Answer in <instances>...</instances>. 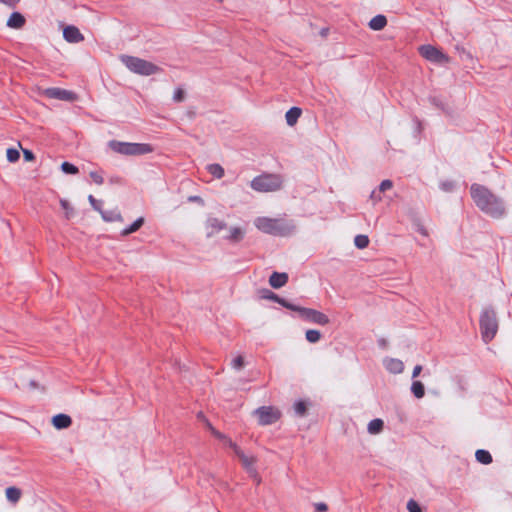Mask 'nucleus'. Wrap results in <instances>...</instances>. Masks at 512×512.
<instances>
[{"label": "nucleus", "instance_id": "1", "mask_svg": "<svg viewBox=\"0 0 512 512\" xmlns=\"http://www.w3.org/2000/svg\"><path fill=\"white\" fill-rule=\"evenodd\" d=\"M471 197L477 207L494 217L505 213L503 201L494 195L488 188L479 184H473L470 188Z\"/></svg>", "mask_w": 512, "mask_h": 512}, {"label": "nucleus", "instance_id": "2", "mask_svg": "<svg viewBox=\"0 0 512 512\" xmlns=\"http://www.w3.org/2000/svg\"><path fill=\"white\" fill-rule=\"evenodd\" d=\"M121 61L131 72L142 76H150L161 70L152 62L134 56L123 55Z\"/></svg>", "mask_w": 512, "mask_h": 512}, {"label": "nucleus", "instance_id": "3", "mask_svg": "<svg viewBox=\"0 0 512 512\" xmlns=\"http://www.w3.org/2000/svg\"><path fill=\"white\" fill-rule=\"evenodd\" d=\"M481 336L484 342H490L497 334L498 331V321L496 318V313L492 308H485L479 320Z\"/></svg>", "mask_w": 512, "mask_h": 512}, {"label": "nucleus", "instance_id": "4", "mask_svg": "<svg viewBox=\"0 0 512 512\" xmlns=\"http://www.w3.org/2000/svg\"><path fill=\"white\" fill-rule=\"evenodd\" d=\"M109 147L116 153L122 155H144L154 151L152 145L148 143H129L120 141H110Z\"/></svg>", "mask_w": 512, "mask_h": 512}, {"label": "nucleus", "instance_id": "5", "mask_svg": "<svg viewBox=\"0 0 512 512\" xmlns=\"http://www.w3.org/2000/svg\"><path fill=\"white\" fill-rule=\"evenodd\" d=\"M283 179L278 174H262L251 181V188L258 192H273L281 189Z\"/></svg>", "mask_w": 512, "mask_h": 512}, {"label": "nucleus", "instance_id": "6", "mask_svg": "<svg viewBox=\"0 0 512 512\" xmlns=\"http://www.w3.org/2000/svg\"><path fill=\"white\" fill-rule=\"evenodd\" d=\"M418 51L423 58L430 62L437 64H446L450 62V57L448 55L432 45H422L418 48Z\"/></svg>", "mask_w": 512, "mask_h": 512}, {"label": "nucleus", "instance_id": "7", "mask_svg": "<svg viewBox=\"0 0 512 512\" xmlns=\"http://www.w3.org/2000/svg\"><path fill=\"white\" fill-rule=\"evenodd\" d=\"M254 413L258 417V423L263 426L273 424L281 417L280 411L272 406L259 407Z\"/></svg>", "mask_w": 512, "mask_h": 512}, {"label": "nucleus", "instance_id": "8", "mask_svg": "<svg viewBox=\"0 0 512 512\" xmlns=\"http://www.w3.org/2000/svg\"><path fill=\"white\" fill-rule=\"evenodd\" d=\"M297 312L303 320L308 322L319 325H327L330 322L327 315L315 309L299 307L297 308Z\"/></svg>", "mask_w": 512, "mask_h": 512}, {"label": "nucleus", "instance_id": "9", "mask_svg": "<svg viewBox=\"0 0 512 512\" xmlns=\"http://www.w3.org/2000/svg\"><path fill=\"white\" fill-rule=\"evenodd\" d=\"M218 228L217 232H223V237L231 242L240 241L244 235L245 231L239 226H216Z\"/></svg>", "mask_w": 512, "mask_h": 512}, {"label": "nucleus", "instance_id": "10", "mask_svg": "<svg viewBox=\"0 0 512 512\" xmlns=\"http://www.w3.org/2000/svg\"><path fill=\"white\" fill-rule=\"evenodd\" d=\"M237 457L240 459L243 467L253 475H257L254 465L256 463V458L254 456L246 455L241 449H237L235 453Z\"/></svg>", "mask_w": 512, "mask_h": 512}, {"label": "nucleus", "instance_id": "11", "mask_svg": "<svg viewBox=\"0 0 512 512\" xmlns=\"http://www.w3.org/2000/svg\"><path fill=\"white\" fill-rule=\"evenodd\" d=\"M84 40V35L73 25H66V42L79 43Z\"/></svg>", "mask_w": 512, "mask_h": 512}, {"label": "nucleus", "instance_id": "12", "mask_svg": "<svg viewBox=\"0 0 512 512\" xmlns=\"http://www.w3.org/2000/svg\"><path fill=\"white\" fill-rule=\"evenodd\" d=\"M385 368L393 374H400L404 370V364L401 360L395 358H386L383 361Z\"/></svg>", "mask_w": 512, "mask_h": 512}, {"label": "nucleus", "instance_id": "13", "mask_svg": "<svg viewBox=\"0 0 512 512\" xmlns=\"http://www.w3.org/2000/svg\"><path fill=\"white\" fill-rule=\"evenodd\" d=\"M288 282L287 273L273 272L269 277V284L274 289H279L286 285Z\"/></svg>", "mask_w": 512, "mask_h": 512}, {"label": "nucleus", "instance_id": "14", "mask_svg": "<svg viewBox=\"0 0 512 512\" xmlns=\"http://www.w3.org/2000/svg\"><path fill=\"white\" fill-rule=\"evenodd\" d=\"M25 17L20 12H13L7 20V26L12 29H20L25 25Z\"/></svg>", "mask_w": 512, "mask_h": 512}, {"label": "nucleus", "instance_id": "15", "mask_svg": "<svg viewBox=\"0 0 512 512\" xmlns=\"http://www.w3.org/2000/svg\"><path fill=\"white\" fill-rule=\"evenodd\" d=\"M386 25L387 18L382 14L374 16L368 23L369 28L373 31H381L386 27Z\"/></svg>", "mask_w": 512, "mask_h": 512}, {"label": "nucleus", "instance_id": "16", "mask_svg": "<svg viewBox=\"0 0 512 512\" xmlns=\"http://www.w3.org/2000/svg\"><path fill=\"white\" fill-rule=\"evenodd\" d=\"M301 114H302V110L300 108H298V107L290 108L285 114V119H286L287 124L289 126H294L297 123Z\"/></svg>", "mask_w": 512, "mask_h": 512}, {"label": "nucleus", "instance_id": "17", "mask_svg": "<svg viewBox=\"0 0 512 512\" xmlns=\"http://www.w3.org/2000/svg\"><path fill=\"white\" fill-rule=\"evenodd\" d=\"M5 496L9 502L16 504L22 496V491H21V489L15 487V486H10V487L6 488Z\"/></svg>", "mask_w": 512, "mask_h": 512}, {"label": "nucleus", "instance_id": "18", "mask_svg": "<svg viewBox=\"0 0 512 512\" xmlns=\"http://www.w3.org/2000/svg\"><path fill=\"white\" fill-rule=\"evenodd\" d=\"M264 233L276 235V236H284L287 234L285 231V226H258Z\"/></svg>", "mask_w": 512, "mask_h": 512}, {"label": "nucleus", "instance_id": "19", "mask_svg": "<svg viewBox=\"0 0 512 512\" xmlns=\"http://www.w3.org/2000/svg\"><path fill=\"white\" fill-rule=\"evenodd\" d=\"M43 95L51 99L64 100V89L61 88H47L43 91Z\"/></svg>", "mask_w": 512, "mask_h": 512}, {"label": "nucleus", "instance_id": "20", "mask_svg": "<svg viewBox=\"0 0 512 512\" xmlns=\"http://www.w3.org/2000/svg\"><path fill=\"white\" fill-rule=\"evenodd\" d=\"M383 426L384 422L381 419H373L368 424V432L370 434H378L383 430Z\"/></svg>", "mask_w": 512, "mask_h": 512}, {"label": "nucleus", "instance_id": "21", "mask_svg": "<svg viewBox=\"0 0 512 512\" xmlns=\"http://www.w3.org/2000/svg\"><path fill=\"white\" fill-rule=\"evenodd\" d=\"M475 457L478 462L482 464H490L492 462V456L487 450L479 449L475 453Z\"/></svg>", "mask_w": 512, "mask_h": 512}, {"label": "nucleus", "instance_id": "22", "mask_svg": "<svg viewBox=\"0 0 512 512\" xmlns=\"http://www.w3.org/2000/svg\"><path fill=\"white\" fill-rule=\"evenodd\" d=\"M208 172L217 179H221L224 176V169L220 164H210L207 166Z\"/></svg>", "mask_w": 512, "mask_h": 512}, {"label": "nucleus", "instance_id": "23", "mask_svg": "<svg viewBox=\"0 0 512 512\" xmlns=\"http://www.w3.org/2000/svg\"><path fill=\"white\" fill-rule=\"evenodd\" d=\"M411 391L414 394V396L418 399L424 397L425 395V389L424 385L420 381H414L411 386Z\"/></svg>", "mask_w": 512, "mask_h": 512}, {"label": "nucleus", "instance_id": "24", "mask_svg": "<svg viewBox=\"0 0 512 512\" xmlns=\"http://www.w3.org/2000/svg\"><path fill=\"white\" fill-rule=\"evenodd\" d=\"M354 244L359 249H364L369 245V238L367 235H357L354 239Z\"/></svg>", "mask_w": 512, "mask_h": 512}, {"label": "nucleus", "instance_id": "25", "mask_svg": "<svg viewBox=\"0 0 512 512\" xmlns=\"http://www.w3.org/2000/svg\"><path fill=\"white\" fill-rule=\"evenodd\" d=\"M306 339L310 343H316L321 338V333L318 330L310 329L306 331Z\"/></svg>", "mask_w": 512, "mask_h": 512}, {"label": "nucleus", "instance_id": "26", "mask_svg": "<svg viewBox=\"0 0 512 512\" xmlns=\"http://www.w3.org/2000/svg\"><path fill=\"white\" fill-rule=\"evenodd\" d=\"M271 299L275 300L276 302H278L279 304H281L285 308L293 310V311H296V312H297V308H299V306L293 305V304L287 302L285 299L279 298L275 294H272Z\"/></svg>", "mask_w": 512, "mask_h": 512}, {"label": "nucleus", "instance_id": "27", "mask_svg": "<svg viewBox=\"0 0 512 512\" xmlns=\"http://www.w3.org/2000/svg\"><path fill=\"white\" fill-rule=\"evenodd\" d=\"M7 160L14 163L19 160L20 153L16 148H8L6 152Z\"/></svg>", "mask_w": 512, "mask_h": 512}, {"label": "nucleus", "instance_id": "28", "mask_svg": "<svg viewBox=\"0 0 512 512\" xmlns=\"http://www.w3.org/2000/svg\"><path fill=\"white\" fill-rule=\"evenodd\" d=\"M294 410L298 416H301V417L304 416L307 412L306 403L304 401L296 402L294 405Z\"/></svg>", "mask_w": 512, "mask_h": 512}, {"label": "nucleus", "instance_id": "29", "mask_svg": "<svg viewBox=\"0 0 512 512\" xmlns=\"http://www.w3.org/2000/svg\"><path fill=\"white\" fill-rule=\"evenodd\" d=\"M52 424L55 428L61 430L64 428V413H60L52 418Z\"/></svg>", "mask_w": 512, "mask_h": 512}, {"label": "nucleus", "instance_id": "30", "mask_svg": "<svg viewBox=\"0 0 512 512\" xmlns=\"http://www.w3.org/2000/svg\"><path fill=\"white\" fill-rule=\"evenodd\" d=\"M245 365V361H244V357L239 355L237 356L235 359L232 360L231 362V366L232 368L236 369V370H240L244 367Z\"/></svg>", "mask_w": 512, "mask_h": 512}, {"label": "nucleus", "instance_id": "31", "mask_svg": "<svg viewBox=\"0 0 512 512\" xmlns=\"http://www.w3.org/2000/svg\"><path fill=\"white\" fill-rule=\"evenodd\" d=\"M407 509L409 512H422L419 504L414 500H409L407 503Z\"/></svg>", "mask_w": 512, "mask_h": 512}, {"label": "nucleus", "instance_id": "32", "mask_svg": "<svg viewBox=\"0 0 512 512\" xmlns=\"http://www.w3.org/2000/svg\"><path fill=\"white\" fill-rule=\"evenodd\" d=\"M185 99V92L183 89L178 88L175 90L173 100L175 102H182Z\"/></svg>", "mask_w": 512, "mask_h": 512}, {"label": "nucleus", "instance_id": "33", "mask_svg": "<svg viewBox=\"0 0 512 512\" xmlns=\"http://www.w3.org/2000/svg\"><path fill=\"white\" fill-rule=\"evenodd\" d=\"M392 187H393V183H392V181H391V180L386 179V180H383V181L381 182V184H380V186H379V189H378V190H379V192L383 193V192H385V191H387V190H390Z\"/></svg>", "mask_w": 512, "mask_h": 512}, {"label": "nucleus", "instance_id": "34", "mask_svg": "<svg viewBox=\"0 0 512 512\" xmlns=\"http://www.w3.org/2000/svg\"><path fill=\"white\" fill-rule=\"evenodd\" d=\"M206 425L207 427L210 429V431L212 432V434L220 439V440H224L226 439V436L224 434H222L221 432L217 431L214 427H212V425L209 423V421L206 420Z\"/></svg>", "mask_w": 512, "mask_h": 512}, {"label": "nucleus", "instance_id": "35", "mask_svg": "<svg viewBox=\"0 0 512 512\" xmlns=\"http://www.w3.org/2000/svg\"><path fill=\"white\" fill-rule=\"evenodd\" d=\"M103 220L107 221V222L121 221V216L118 213L113 214L111 216H107V215L103 214Z\"/></svg>", "mask_w": 512, "mask_h": 512}, {"label": "nucleus", "instance_id": "36", "mask_svg": "<svg viewBox=\"0 0 512 512\" xmlns=\"http://www.w3.org/2000/svg\"><path fill=\"white\" fill-rule=\"evenodd\" d=\"M90 177L98 185H101L103 183V177L97 172H91Z\"/></svg>", "mask_w": 512, "mask_h": 512}, {"label": "nucleus", "instance_id": "37", "mask_svg": "<svg viewBox=\"0 0 512 512\" xmlns=\"http://www.w3.org/2000/svg\"><path fill=\"white\" fill-rule=\"evenodd\" d=\"M23 157L25 161H32L35 159V155L31 150L24 149L23 150Z\"/></svg>", "mask_w": 512, "mask_h": 512}, {"label": "nucleus", "instance_id": "38", "mask_svg": "<svg viewBox=\"0 0 512 512\" xmlns=\"http://www.w3.org/2000/svg\"><path fill=\"white\" fill-rule=\"evenodd\" d=\"M140 227L141 226H129L128 228L122 230L121 235L127 236V235H129L131 233L136 232L138 230V228H140Z\"/></svg>", "mask_w": 512, "mask_h": 512}, {"label": "nucleus", "instance_id": "39", "mask_svg": "<svg viewBox=\"0 0 512 512\" xmlns=\"http://www.w3.org/2000/svg\"><path fill=\"white\" fill-rule=\"evenodd\" d=\"M21 0H0V3L10 7L14 8Z\"/></svg>", "mask_w": 512, "mask_h": 512}, {"label": "nucleus", "instance_id": "40", "mask_svg": "<svg viewBox=\"0 0 512 512\" xmlns=\"http://www.w3.org/2000/svg\"><path fill=\"white\" fill-rule=\"evenodd\" d=\"M78 172V168L68 162H66V174H76Z\"/></svg>", "mask_w": 512, "mask_h": 512}, {"label": "nucleus", "instance_id": "41", "mask_svg": "<svg viewBox=\"0 0 512 512\" xmlns=\"http://www.w3.org/2000/svg\"><path fill=\"white\" fill-rule=\"evenodd\" d=\"M316 512H326L328 510V506L325 503H316L315 504Z\"/></svg>", "mask_w": 512, "mask_h": 512}, {"label": "nucleus", "instance_id": "42", "mask_svg": "<svg viewBox=\"0 0 512 512\" xmlns=\"http://www.w3.org/2000/svg\"><path fill=\"white\" fill-rule=\"evenodd\" d=\"M189 202H195L201 206L204 205V200L200 196H189L188 197Z\"/></svg>", "mask_w": 512, "mask_h": 512}, {"label": "nucleus", "instance_id": "43", "mask_svg": "<svg viewBox=\"0 0 512 512\" xmlns=\"http://www.w3.org/2000/svg\"><path fill=\"white\" fill-rule=\"evenodd\" d=\"M225 442V444H227L229 447H231L234 452L236 453L237 452V449H240L236 443H234L230 438H227L223 440Z\"/></svg>", "mask_w": 512, "mask_h": 512}, {"label": "nucleus", "instance_id": "44", "mask_svg": "<svg viewBox=\"0 0 512 512\" xmlns=\"http://www.w3.org/2000/svg\"><path fill=\"white\" fill-rule=\"evenodd\" d=\"M441 188L444 191H451L454 188V183L453 182H443L441 184Z\"/></svg>", "mask_w": 512, "mask_h": 512}, {"label": "nucleus", "instance_id": "45", "mask_svg": "<svg viewBox=\"0 0 512 512\" xmlns=\"http://www.w3.org/2000/svg\"><path fill=\"white\" fill-rule=\"evenodd\" d=\"M380 193L379 190L376 191L374 190L372 193H371V199L374 203L376 202H379L381 200V196H380Z\"/></svg>", "mask_w": 512, "mask_h": 512}, {"label": "nucleus", "instance_id": "46", "mask_svg": "<svg viewBox=\"0 0 512 512\" xmlns=\"http://www.w3.org/2000/svg\"><path fill=\"white\" fill-rule=\"evenodd\" d=\"M422 371V366L421 365H416L412 371V377L413 378H416L419 376V374L421 373Z\"/></svg>", "mask_w": 512, "mask_h": 512}, {"label": "nucleus", "instance_id": "47", "mask_svg": "<svg viewBox=\"0 0 512 512\" xmlns=\"http://www.w3.org/2000/svg\"><path fill=\"white\" fill-rule=\"evenodd\" d=\"M285 219L283 218H280V219H269V218H263L262 221H263V224H273V222H279V221H284Z\"/></svg>", "mask_w": 512, "mask_h": 512}, {"label": "nucleus", "instance_id": "48", "mask_svg": "<svg viewBox=\"0 0 512 512\" xmlns=\"http://www.w3.org/2000/svg\"><path fill=\"white\" fill-rule=\"evenodd\" d=\"M76 99L77 96L74 93L66 91V101H74Z\"/></svg>", "mask_w": 512, "mask_h": 512}, {"label": "nucleus", "instance_id": "49", "mask_svg": "<svg viewBox=\"0 0 512 512\" xmlns=\"http://www.w3.org/2000/svg\"><path fill=\"white\" fill-rule=\"evenodd\" d=\"M418 231H419L423 236H427V235H428V232H427V230L425 229V227H424V226H420Z\"/></svg>", "mask_w": 512, "mask_h": 512}, {"label": "nucleus", "instance_id": "50", "mask_svg": "<svg viewBox=\"0 0 512 512\" xmlns=\"http://www.w3.org/2000/svg\"><path fill=\"white\" fill-rule=\"evenodd\" d=\"M89 201L96 209H98V207L96 206L97 200L92 195L89 196Z\"/></svg>", "mask_w": 512, "mask_h": 512}, {"label": "nucleus", "instance_id": "51", "mask_svg": "<svg viewBox=\"0 0 512 512\" xmlns=\"http://www.w3.org/2000/svg\"><path fill=\"white\" fill-rule=\"evenodd\" d=\"M143 223H144V218L140 217V218L136 219L132 224H143Z\"/></svg>", "mask_w": 512, "mask_h": 512}, {"label": "nucleus", "instance_id": "52", "mask_svg": "<svg viewBox=\"0 0 512 512\" xmlns=\"http://www.w3.org/2000/svg\"><path fill=\"white\" fill-rule=\"evenodd\" d=\"M58 26H59V29L62 30V33L64 34V22L63 21H59L58 22Z\"/></svg>", "mask_w": 512, "mask_h": 512}, {"label": "nucleus", "instance_id": "53", "mask_svg": "<svg viewBox=\"0 0 512 512\" xmlns=\"http://www.w3.org/2000/svg\"><path fill=\"white\" fill-rule=\"evenodd\" d=\"M71 425V418L66 415V428H68Z\"/></svg>", "mask_w": 512, "mask_h": 512}, {"label": "nucleus", "instance_id": "54", "mask_svg": "<svg viewBox=\"0 0 512 512\" xmlns=\"http://www.w3.org/2000/svg\"><path fill=\"white\" fill-rule=\"evenodd\" d=\"M59 168H60L61 171L64 172V169H65L64 161L59 165Z\"/></svg>", "mask_w": 512, "mask_h": 512}, {"label": "nucleus", "instance_id": "55", "mask_svg": "<svg viewBox=\"0 0 512 512\" xmlns=\"http://www.w3.org/2000/svg\"><path fill=\"white\" fill-rule=\"evenodd\" d=\"M59 203H60L61 207L64 208V199H60Z\"/></svg>", "mask_w": 512, "mask_h": 512}]
</instances>
